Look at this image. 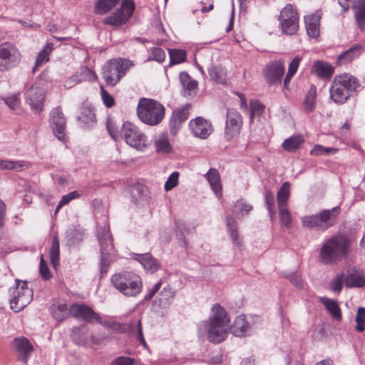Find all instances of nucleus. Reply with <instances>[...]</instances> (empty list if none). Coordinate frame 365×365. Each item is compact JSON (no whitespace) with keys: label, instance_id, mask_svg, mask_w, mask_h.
Segmentation results:
<instances>
[{"label":"nucleus","instance_id":"473e14b6","mask_svg":"<svg viewBox=\"0 0 365 365\" xmlns=\"http://www.w3.org/2000/svg\"><path fill=\"white\" fill-rule=\"evenodd\" d=\"M317 88L314 85H311L306 94L303 101V106L306 112L311 113L314 110L316 105Z\"/></svg>","mask_w":365,"mask_h":365},{"label":"nucleus","instance_id":"8fccbe9b","mask_svg":"<svg viewBox=\"0 0 365 365\" xmlns=\"http://www.w3.org/2000/svg\"><path fill=\"white\" fill-rule=\"evenodd\" d=\"M264 110V106L258 101H250V122L253 121L255 115L259 116L262 114Z\"/></svg>","mask_w":365,"mask_h":365},{"label":"nucleus","instance_id":"4c0bfd02","mask_svg":"<svg viewBox=\"0 0 365 365\" xmlns=\"http://www.w3.org/2000/svg\"><path fill=\"white\" fill-rule=\"evenodd\" d=\"M365 284V277L359 274H346L345 285L348 287H361Z\"/></svg>","mask_w":365,"mask_h":365},{"label":"nucleus","instance_id":"412c9836","mask_svg":"<svg viewBox=\"0 0 365 365\" xmlns=\"http://www.w3.org/2000/svg\"><path fill=\"white\" fill-rule=\"evenodd\" d=\"M334 68L329 63L322 61H316L312 66V72L322 79H329L331 77Z\"/></svg>","mask_w":365,"mask_h":365},{"label":"nucleus","instance_id":"603ef678","mask_svg":"<svg viewBox=\"0 0 365 365\" xmlns=\"http://www.w3.org/2000/svg\"><path fill=\"white\" fill-rule=\"evenodd\" d=\"M274 196L272 191L266 190L265 192V203L267 205V208L269 210V213L272 220L275 215V209H274Z\"/></svg>","mask_w":365,"mask_h":365},{"label":"nucleus","instance_id":"a19ab883","mask_svg":"<svg viewBox=\"0 0 365 365\" xmlns=\"http://www.w3.org/2000/svg\"><path fill=\"white\" fill-rule=\"evenodd\" d=\"M5 104L11 110L19 113L21 111L20 93H14L9 96L2 98Z\"/></svg>","mask_w":365,"mask_h":365},{"label":"nucleus","instance_id":"6e6552de","mask_svg":"<svg viewBox=\"0 0 365 365\" xmlns=\"http://www.w3.org/2000/svg\"><path fill=\"white\" fill-rule=\"evenodd\" d=\"M12 297L10 299L11 309L19 312L33 299V290L28 287L27 282L16 279V287L9 289Z\"/></svg>","mask_w":365,"mask_h":365},{"label":"nucleus","instance_id":"f257e3e1","mask_svg":"<svg viewBox=\"0 0 365 365\" xmlns=\"http://www.w3.org/2000/svg\"><path fill=\"white\" fill-rule=\"evenodd\" d=\"M211 312L209 320L199 324V331L200 334L206 331L210 342L220 343L226 338L230 319L225 309L219 304L213 305Z\"/></svg>","mask_w":365,"mask_h":365},{"label":"nucleus","instance_id":"774afa93","mask_svg":"<svg viewBox=\"0 0 365 365\" xmlns=\"http://www.w3.org/2000/svg\"><path fill=\"white\" fill-rule=\"evenodd\" d=\"M122 8L120 9H124L125 11H126V16L128 17V19L132 16L133 11H134V9H135V6L133 4V3H129V2H127L125 1H124L123 3H122Z\"/></svg>","mask_w":365,"mask_h":365},{"label":"nucleus","instance_id":"79ce46f5","mask_svg":"<svg viewBox=\"0 0 365 365\" xmlns=\"http://www.w3.org/2000/svg\"><path fill=\"white\" fill-rule=\"evenodd\" d=\"M28 168L29 165L24 161H0V170L21 171Z\"/></svg>","mask_w":365,"mask_h":365},{"label":"nucleus","instance_id":"39448f33","mask_svg":"<svg viewBox=\"0 0 365 365\" xmlns=\"http://www.w3.org/2000/svg\"><path fill=\"white\" fill-rule=\"evenodd\" d=\"M114 287L127 297H135L142 290L141 278L133 272H124L116 273L111 277Z\"/></svg>","mask_w":365,"mask_h":365},{"label":"nucleus","instance_id":"72a5a7b5","mask_svg":"<svg viewBox=\"0 0 365 365\" xmlns=\"http://www.w3.org/2000/svg\"><path fill=\"white\" fill-rule=\"evenodd\" d=\"M208 74L211 80L218 83H226V72L221 66H211L208 68Z\"/></svg>","mask_w":365,"mask_h":365},{"label":"nucleus","instance_id":"5701e85b","mask_svg":"<svg viewBox=\"0 0 365 365\" xmlns=\"http://www.w3.org/2000/svg\"><path fill=\"white\" fill-rule=\"evenodd\" d=\"M134 259L138 261L147 271L153 273L160 269V263L150 253L135 254Z\"/></svg>","mask_w":365,"mask_h":365},{"label":"nucleus","instance_id":"338daca9","mask_svg":"<svg viewBox=\"0 0 365 365\" xmlns=\"http://www.w3.org/2000/svg\"><path fill=\"white\" fill-rule=\"evenodd\" d=\"M289 280L298 289L303 287V283L301 277L297 274H292L289 277Z\"/></svg>","mask_w":365,"mask_h":365},{"label":"nucleus","instance_id":"f8f14e48","mask_svg":"<svg viewBox=\"0 0 365 365\" xmlns=\"http://www.w3.org/2000/svg\"><path fill=\"white\" fill-rule=\"evenodd\" d=\"M50 127L56 138L63 143L68 141L66 135V119L60 107L54 108L50 113Z\"/></svg>","mask_w":365,"mask_h":365},{"label":"nucleus","instance_id":"0e129e2a","mask_svg":"<svg viewBox=\"0 0 365 365\" xmlns=\"http://www.w3.org/2000/svg\"><path fill=\"white\" fill-rule=\"evenodd\" d=\"M39 271H40L41 276L44 279H48L51 277V275L49 272L48 268L46 263L44 261L43 257H41V260H40Z\"/></svg>","mask_w":365,"mask_h":365},{"label":"nucleus","instance_id":"e2e57ef3","mask_svg":"<svg viewBox=\"0 0 365 365\" xmlns=\"http://www.w3.org/2000/svg\"><path fill=\"white\" fill-rule=\"evenodd\" d=\"M301 61H302V58L299 57V56H295L292 60V61L290 62V63L289 65V68H288V71H287L289 76H293L296 73Z\"/></svg>","mask_w":365,"mask_h":365},{"label":"nucleus","instance_id":"864d4df0","mask_svg":"<svg viewBox=\"0 0 365 365\" xmlns=\"http://www.w3.org/2000/svg\"><path fill=\"white\" fill-rule=\"evenodd\" d=\"M279 214L282 225L286 228H290L292 226V217L286 206L279 207Z\"/></svg>","mask_w":365,"mask_h":365},{"label":"nucleus","instance_id":"13d9d810","mask_svg":"<svg viewBox=\"0 0 365 365\" xmlns=\"http://www.w3.org/2000/svg\"><path fill=\"white\" fill-rule=\"evenodd\" d=\"M143 185L141 184L134 185L130 187V195L132 200L135 204L138 203L143 192Z\"/></svg>","mask_w":365,"mask_h":365},{"label":"nucleus","instance_id":"58836bf2","mask_svg":"<svg viewBox=\"0 0 365 365\" xmlns=\"http://www.w3.org/2000/svg\"><path fill=\"white\" fill-rule=\"evenodd\" d=\"M290 195V185L288 182L282 184L277 192V204L278 207L287 206V202Z\"/></svg>","mask_w":365,"mask_h":365},{"label":"nucleus","instance_id":"5fc2aeb1","mask_svg":"<svg viewBox=\"0 0 365 365\" xmlns=\"http://www.w3.org/2000/svg\"><path fill=\"white\" fill-rule=\"evenodd\" d=\"M79 197L80 195L77 191H72L68 194L63 195L56 207L55 213H57L63 206L68 204L72 200L76 199Z\"/></svg>","mask_w":365,"mask_h":365},{"label":"nucleus","instance_id":"49530a36","mask_svg":"<svg viewBox=\"0 0 365 365\" xmlns=\"http://www.w3.org/2000/svg\"><path fill=\"white\" fill-rule=\"evenodd\" d=\"M252 209V206L247 204L242 200H237L232 209L233 213H235L237 216L239 215H245L249 213V212Z\"/></svg>","mask_w":365,"mask_h":365},{"label":"nucleus","instance_id":"bb28decb","mask_svg":"<svg viewBox=\"0 0 365 365\" xmlns=\"http://www.w3.org/2000/svg\"><path fill=\"white\" fill-rule=\"evenodd\" d=\"M363 51V46L355 44L344 52L338 56L336 63L338 64L346 63L359 57Z\"/></svg>","mask_w":365,"mask_h":365},{"label":"nucleus","instance_id":"c756f323","mask_svg":"<svg viewBox=\"0 0 365 365\" xmlns=\"http://www.w3.org/2000/svg\"><path fill=\"white\" fill-rule=\"evenodd\" d=\"M128 17L122 9H117L112 13L110 16L103 19V24L106 25H111L119 26L126 23Z\"/></svg>","mask_w":365,"mask_h":365},{"label":"nucleus","instance_id":"0eeeda50","mask_svg":"<svg viewBox=\"0 0 365 365\" xmlns=\"http://www.w3.org/2000/svg\"><path fill=\"white\" fill-rule=\"evenodd\" d=\"M339 213L340 207L336 206L330 210H324L317 215L304 216L301 220L305 227L325 231L334 225Z\"/></svg>","mask_w":365,"mask_h":365},{"label":"nucleus","instance_id":"c03bdc74","mask_svg":"<svg viewBox=\"0 0 365 365\" xmlns=\"http://www.w3.org/2000/svg\"><path fill=\"white\" fill-rule=\"evenodd\" d=\"M226 223L232 242L237 245H240V241L238 240V229L235 220L232 217H227Z\"/></svg>","mask_w":365,"mask_h":365},{"label":"nucleus","instance_id":"2eb2a0df","mask_svg":"<svg viewBox=\"0 0 365 365\" xmlns=\"http://www.w3.org/2000/svg\"><path fill=\"white\" fill-rule=\"evenodd\" d=\"M24 97L34 113L38 114L42 111L45 100V91L42 88L35 84L31 86L25 92Z\"/></svg>","mask_w":365,"mask_h":365},{"label":"nucleus","instance_id":"ea45409f","mask_svg":"<svg viewBox=\"0 0 365 365\" xmlns=\"http://www.w3.org/2000/svg\"><path fill=\"white\" fill-rule=\"evenodd\" d=\"M183 231L190 232V228L182 222H175V232L176 238L178 241L179 245L182 247H187V242L184 235Z\"/></svg>","mask_w":365,"mask_h":365},{"label":"nucleus","instance_id":"ddd939ff","mask_svg":"<svg viewBox=\"0 0 365 365\" xmlns=\"http://www.w3.org/2000/svg\"><path fill=\"white\" fill-rule=\"evenodd\" d=\"M243 124L242 115L234 108H228L226 114L225 138L230 141L237 137Z\"/></svg>","mask_w":365,"mask_h":365},{"label":"nucleus","instance_id":"f3484780","mask_svg":"<svg viewBox=\"0 0 365 365\" xmlns=\"http://www.w3.org/2000/svg\"><path fill=\"white\" fill-rule=\"evenodd\" d=\"M284 73V66L281 61H274L266 66L263 75L269 86H277L281 83Z\"/></svg>","mask_w":365,"mask_h":365},{"label":"nucleus","instance_id":"cd10ccee","mask_svg":"<svg viewBox=\"0 0 365 365\" xmlns=\"http://www.w3.org/2000/svg\"><path fill=\"white\" fill-rule=\"evenodd\" d=\"M207 180L215 192L216 196H222V185L220 182V177L217 170L210 168L209 171L205 175Z\"/></svg>","mask_w":365,"mask_h":365},{"label":"nucleus","instance_id":"7c9ffc66","mask_svg":"<svg viewBox=\"0 0 365 365\" xmlns=\"http://www.w3.org/2000/svg\"><path fill=\"white\" fill-rule=\"evenodd\" d=\"M78 120L84 124L86 128L93 127L96 122L93 109L91 107L83 108L78 116Z\"/></svg>","mask_w":365,"mask_h":365},{"label":"nucleus","instance_id":"1a4fd4ad","mask_svg":"<svg viewBox=\"0 0 365 365\" xmlns=\"http://www.w3.org/2000/svg\"><path fill=\"white\" fill-rule=\"evenodd\" d=\"M122 138L130 147L143 151L150 143L147 136L135 125L125 122L121 127Z\"/></svg>","mask_w":365,"mask_h":365},{"label":"nucleus","instance_id":"2f4dec72","mask_svg":"<svg viewBox=\"0 0 365 365\" xmlns=\"http://www.w3.org/2000/svg\"><path fill=\"white\" fill-rule=\"evenodd\" d=\"M53 48V45L51 43H47L46 45L44 46L43 49L41 50L36 59V63L34 66L32 68V72L35 73L38 67L41 66L43 63H46L49 60V54L52 51Z\"/></svg>","mask_w":365,"mask_h":365},{"label":"nucleus","instance_id":"680f3d73","mask_svg":"<svg viewBox=\"0 0 365 365\" xmlns=\"http://www.w3.org/2000/svg\"><path fill=\"white\" fill-rule=\"evenodd\" d=\"M175 295V292L171 288L170 286H167L163 287V289L160 292V300L161 301H168L170 299H173Z\"/></svg>","mask_w":365,"mask_h":365},{"label":"nucleus","instance_id":"e433bc0d","mask_svg":"<svg viewBox=\"0 0 365 365\" xmlns=\"http://www.w3.org/2000/svg\"><path fill=\"white\" fill-rule=\"evenodd\" d=\"M119 0H98L95 4V13L103 15L110 11L118 2Z\"/></svg>","mask_w":365,"mask_h":365},{"label":"nucleus","instance_id":"9d476101","mask_svg":"<svg viewBox=\"0 0 365 365\" xmlns=\"http://www.w3.org/2000/svg\"><path fill=\"white\" fill-rule=\"evenodd\" d=\"M21 61V54L16 46L11 43L0 45V71H5L16 67Z\"/></svg>","mask_w":365,"mask_h":365},{"label":"nucleus","instance_id":"f03ea898","mask_svg":"<svg viewBox=\"0 0 365 365\" xmlns=\"http://www.w3.org/2000/svg\"><path fill=\"white\" fill-rule=\"evenodd\" d=\"M351 240L344 235H335L324 241L319 251L320 262L324 264H335L350 251Z\"/></svg>","mask_w":365,"mask_h":365},{"label":"nucleus","instance_id":"c9c22d12","mask_svg":"<svg viewBox=\"0 0 365 365\" xmlns=\"http://www.w3.org/2000/svg\"><path fill=\"white\" fill-rule=\"evenodd\" d=\"M51 313L53 317L57 321H63L70 314V308L68 309L65 304H53L51 307Z\"/></svg>","mask_w":365,"mask_h":365},{"label":"nucleus","instance_id":"423d86ee","mask_svg":"<svg viewBox=\"0 0 365 365\" xmlns=\"http://www.w3.org/2000/svg\"><path fill=\"white\" fill-rule=\"evenodd\" d=\"M132 66V61L128 59H111L103 66L102 78L107 86H115Z\"/></svg>","mask_w":365,"mask_h":365},{"label":"nucleus","instance_id":"20e7f679","mask_svg":"<svg viewBox=\"0 0 365 365\" xmlns=\"http://www.w3.org/2000/svg\"><path fill=\"white\" fill-rule=\"evenodd\" d=\"M137 114L143 123L156 125L165 116V108L153 99L140 98L137 107Z\"/></svg>","mask_w":365,"mask_h":365},{"label":"nucleus","instance_id":"052dcab7","mask_svg":"<svg viewBox=\"0 0 365 365\" xmlns=\"http://www.w3.org/2000/svg\"><path fill=\"white\" fill-rule=\"evenodd\" d=\"M101 95L104 105L107 108H111L115 105V100L113 97L110 95L103 86H101Z\"/></svg>","mask_w":365,"mask_h":365},{"label":"nucleus","instance_id":"7ed1b4c3","mask_svg":"<svg viewBox=\"0 0 365 365\" xmlns=\"http://www.w3.org/2000/svg\"><path fill=\"white\" fill-rule=\"evenodd\" d=\"M359 86L358 79L349 73L336 76L329 87L330 99L342 105L355 94Z\"/></svg>","mask_w":365,"mask_h":365},{"label":"nucleus","instance_id":"f704fd0d","mask_svg":"<svg viewBox=\"0 0 365 365\" xmlns=\"http://www.w3.org/2000/svg\"><path fill=\"white\" fill-rule=\"evenodd\" d=\"M304 142V141L302 135H292L284 140L282 143V147L285 150L288 152H294L301 146Z\"/></svg>","mask_w":365,"mask_h":365},{"label":"nucleus","instance_id":"4be33fe9","mask_svg":"<svg viewBox=\"0 0 365 365\" xmlns=\"http://www.w3.org/2000/svg\"><path fill=\"white\" fill-rule=\"evenodd\" d=\"M354 13V19L358 28L365 32V0H355L350 6Z\"/></svg>","mask_w":365,"mask_h":365},{"label":"nucleus","instance_id":"aec40b11","mask_svg":"<svg viewBox=\"0 0 365 365\" xmlns=\"http://www.w3.org/2000/svg\"><path fill=\"white\" fill-rule=\"evenodd\" d=\"M190 104L187 103L180 108L173 110V115L170 120V131L175 132L180 128V125L184 123L189 117V110Z\"/></svg>","mask_w":365,"mask_h":365},{"label":"nucleus","instance_id":"c85d7f7f","mask_svg":"<svg viewBox=\"0 0 365 365\" xmlns=\"http://www.w3.org/2000/svg\"><path fill=\"white\" fill-rule=\"evenodd\" d=\"M180 81L183 88L184 96H191L197 89V81L192 79L189 74L185 71L180 73Z\"/></svg>","mask_w":365,"mask_h":365},{"label":"nucleus","instance_id":"dca6fc26","mask_svg":"<svg viewBox=\"0 0 365 365\" xmlns=\"http://www.w3.org/2000/svg\"><path fill=\"white\" fill-rule=\"evenodd\" d=\"M11 345L17 360L26 364L34 351V347L29 340L24 336L16 337L12 340Z\"/></svg>","mask_w":365,"mask_h":365},{"label":"nucleus","instance_id":"6e6d98bb","mask_svg":"<svg viewBox=\"0 0 365 365\" xmlns=\"http://www.w3.org/2000/svg\"><path fill=\"white\" fill-rule=\"evenodd\" d=\"M106 127L110 135L113 140L117 141L122 138V133L120 132V134H119L118 128L115 126L113 120L108 119Z\"/></svg>","mask_w":365,"mask_h":365},{"label":"nucleus","instance_id":"09e8293b","mask_svg":"<svg viewBox=\"0 0 365 365\" xmlns=\"http://www.w3.org/2000/svg\"><path fill=\"white\" fill-rule=\"evenodd\" d=\"M346 274L344 273L338 274L330 282L331 291L339 293L341 291L343 283H345Z\"/></svg>","mask_w":365,"mask_h":365},{"label":"nucleus","instance_id":"b1692460","mask_svg":"<svg viewBox=\"0 0 365 365\" xmlns=\"http://www.w3.org/2000/svg\"><path fill=\"white\" fill-rule=\"evenodd\" d=\"M251 327L247 322L245 316H238L236 317L234 323L230 327L232 334L237 336H242L250 332Z\"/></svg>","mask_w":365,"mask_h":365},{"label":"nucleus","instance_id":"a878e982","mask_svg":"<svg viewBox=\"0 0 365 365\" xmlns=\"http://www.w3.org/2000/svg\"><path fill=\"white\" fill-rule=\"evenodd\" d=\"M319 302L325 307L333 319L336 322L341 320V309L336 301L323 297L319 298Z\"/></svg>","mask_w":365,"mask_h":365},{"label":"nucleus","instance_id":"bf43d9fd","mask_svg":"<svg viewBox=\"0 0 365 365\" xmlns=\"http://www.w3.org/2000/svg\"><path fill=\"white\" fill-rule=\"evenodd\" d=\"M179 173L173 172L168 178L165 183L164 187L166 191L172 190L173 187L177 186L178 183Z\"/></svg>","mask_w":365,"mask_h":365},{"label":"nucleus","instance_id":"3c124183","mask_svg":"<svg viewBox=\"0 0 365 365\" xmlns=\"http://www.w3.org/2000/svg\"><path fill=\"white\" fill-rule=\"evenodd\" d=\"M337 150V149L331 147H324L321 145H316L310 151V153L313 155H329L334 154Z\"/></svg>","mask_w":365,"mask_h":365},{"label":"nucleus","instance_id":"6ab92c4d","mask_svg":"<svg viewBox=\"0 0 365 365\" xmlns=\"http://www.w3.org/2000/svg\"><path fill=\"white\" fill-rule=\"evenodd\" d=\"M189 128L195 138L203 140L207 139L214 130L212 123L201 116L192 119Z\"/></svg>","mask_w":365,"mask_h":365},{"label":"nucleus","instance_id":"4d7b16f0","mask_svg":"<svg viewBox=\"0 0 365 365\" xmlns=\"http://www.w3.org/2000/svg\"><path fill=\"white\" fill-rule=\"evenodd\" d=\"M165 58V53L162 48L159 47H153L150 50V56L148 59L161 63L164 61Z\"/></svg>","mask_w":365,"mask_h":365},{"label":"nucleus","instance_id":"37998d69","mask_svg":"<svg viewBox=\"0 0 365 365\" xmlns=\"http://www.w3.org/2000/svg\"><path fill=\"white\" fill-rule=\"evenodd\" d=\"M50 259L54 267L59 264V241L57 236L53 237L49 251Z\"/></svg>","mask_w":365,"mask_h":365},{"label":"nucleus","instance_id":"9b49d317","mask_svg":"<svg viewBox=\"0 0 365 365\" xmlns=\"http://www.w3.org/2000/svg\"><path fill=\"white\" fill-rule=\"evenodd\" d=\"M279 21L282 30L287 35L294 34L299 28V15L292 5L287 4L281 11Z\"/></svg>","mask_w":365,"mask_h":365},{"label":"nucleus","instance_id":"69168bd1","mask_svg":"<svg viewBox=\"0 0 365 365\" xmlns=\"http://www.w3.org/2000/svg\"><path fill=\"white\" fill-rule=\"evenodd\" d=\"M133 359L120 356L115 359L110 365H133Z\"/></svg>","mask_w":365,"mask_h":365},{"label":"nucleus","instance_id":"a211bd4d","mask_svg":"<svg viewBox=\"0 0 365 365\" xmlns=\"http://www.w3.org/2000/svg\"><path fill=\"white\" fill-rule=\"evenodd\" d=\"M70 314L74 318L88 323L101 322L100 316L91 307L83 304H73L70 307Z\"/></svg>","mask_w":365,"mask_h":365},{"label":"nucleus","instance_id":"4468645a","mask_svg":"<svg viewBox=\"0 0 365 365\" xmlns=\"http://www.w3.org/2000/svg\"><path fill=\"white\" fill-rule=\"evenodd\" d=\"M98 240L101 245V272L106 273L110 261L109 252L113 248L108 228H104L102 234L98 233Z\"/></svg>","mask_w":365,"mask_h":365},{"label":"nucleus","instance_id":"393cba45","mask_svg":"<svg viewBox=\"0 0 365 365\" xmlns=\"http://www.w3.org/2000/svg\"><path fill=\"white\" fill-rule=\"evenodd\" d=\"M320 18L318 14H314L304 17L305 27L309 36L317 38L319 36Z\"/></svg>","mask_w":365,"mask_h":365},{"label":"nucleus","instance_id":"a18cd8bd","mask_svg":"<svg viewBox=\"0 0 365 365\" xmlns=\"http://www.w3.org/2000/svg\"><path fill=\"white\" fill-rule=\"evenodd\" d=\"M170 64L180 63L186 60V51L180 49H173L169 51Z\"/></svg>","mask_w":365,"mask_h":365},{"label":"nucleus","instance_id":"de8ad7c7","mask_svg":"<svg viewBox=\"0 0 365 365\" xmlns=\"http://www.w3.org/2000/svg\"><path fill=\"white\" fill-rule=\"evenodd\" d=\"M155 146L156 152L159 154L169 153L172 147L166 138H160L155 140Z\"/></svg>","mask_w":365,"mask_h":365}]
</instances>
